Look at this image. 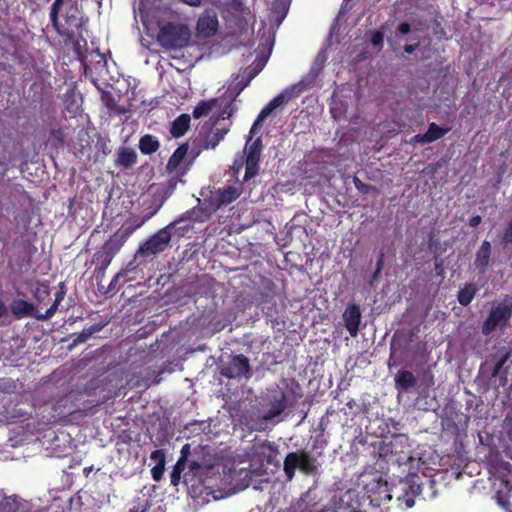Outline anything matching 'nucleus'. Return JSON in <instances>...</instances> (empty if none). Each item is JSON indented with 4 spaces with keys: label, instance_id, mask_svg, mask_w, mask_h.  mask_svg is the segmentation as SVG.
Listing matches in <instances>:
<instances>
[{
    "label": "nucleus",
    "instance_id": "f257e3e1",
    "mask_svg": "<svg viewBox=\"0 0 512 512\" xmlns=\"http://www.w3.org/2000/svg\"><path fill=\"white\" fill-rule=\"evenodd\" d=\"M191 220V212L186 211L177 219L169 223L167 226L161 228L156 233L151 235L145 242H143L138 250L137 254L142 256H151L162 253L169 246L172 235L176 230H181L182 232L179 235H183L185 231L188 229V225L180 226L182 222Z\"/></svg>",
    "mask_w": 512,
    "mask_h": 512
},
{
    "label": "nucleus",
    "instance_id": "f03ea898",
    "mask_svg": "<svg viewBox=\"0 0 512 512\" xmlns=\"http://www.w3.org/2000/svg\"><path fill=\"white\" fill-rule=\"evenodd\" d=\"M231 123H219V119L209 118L198 135L191 141L192 163L204 150L215 149L230 130Z\"/></svg>",
    "mask_w": 512,
    "mask_h": 512
},
{
    "label": "nucleus",
    "instance_id": "7ed1b4c3",
    "mask_svg": "<svg viewBox=\"0 0 512 512\" xmlns=\"http://www.w3.org/2000/svg\"><path fill=\"white\" fill-rule=\"evenodd\" d=\"M191 40V31L186 24L167 22L160 26L157 41L166 50H179L187 47Z\"/></svg>",
    "mask_w": 512,
    "mask_h": 512
},
{
    "label": "nucleus",
    "instance_id": "20e7f679",
    "mask_svg": "<svg viewBox=\"0 0 512 512\" xmlns=\"http://www.w3.org/2000/svg\"><path fill=\"white\" fill-rule=\"evenodd\" d=\"M512 317V295H505L503 300L493 305L481 326L485 336L492 334L497 328L505 329Z\"/></svg>",
    "mask_w": 512,
    "mask_h": 512
},
{
    "label": "nucleus",
    "instance_id": "39448f33",
    "mask_svg": "<svg viewBox=\"0 0 512 512\" xmlns=\"http://www.w3.org/2000/svg\"><path fill=\"white\" fill-rule=\"evenodd\" d=\"M123 246L124 243L113 234L93 254L92 263L96 266L94 275L97 282L103 281L107 268Z\"/></svg>",
    "mask_w": 512,
    "mask_h": 512
},
{
    "label": "nucleus",
    "instance_id": "423d86ee",
    "mask_svg": "<svg viewBox=\"0 0 512 512\" xmlns=\"http://www.w3.org/2000/svg\"><path fill=\"white\" fill-rule=\"evenodd\" d=\"M296 468L306 475H315L318 473L316 459L309 453L302 451L300 453L290 452L284 459V473L288 480L295 476Z\"/></svg>",
    "mask_w": 512,
    "mask_h": 512
},
{
    "label": "nucleus",
    "instance_id": "0eeeda50",
    "mask_svg": "<svg viewBox=\"0 0 512 512\" xmlns=\"http://www.w3.org/2000/svg\"><path fill=\"white\" fill-rule=\"evenodd\" d=\"M302 92V83L295 84L275 96L258 114L250 132L254 133L256 128L278 107L287 103L290 99L297 97Z\"/></svg>",
    "mask_w": 512,
    "mask_h": 512
},
{
    "label": "nucleus",
    "instance_id": "6e6552de",
    "mask_svg": "<svg viewBox=\"0 0 512 512\" xmlns=\"http://www.w3.org/2000/svg\"><path fill=\"white\" fill-rule=\"evenodd\" d=\"M243 192V184L236 182L217 189L210 197L209 202L214 209L225 207L237 200Z\"/></svg>",
    "mask_w": 512,
    "mask_h": 512
},
{
    "label": "nucleus",
    "instance_id": "1a4fd4ad",
    "mask_svg": "<svg viewBox=\"0 0 512 512\" xmlns=\"http://www.w3.org/2000/svg\"><path fill=\"white\" fill-rule=\"evenodd\" d=\"M221 375L228 379L250 378L252 370L249 359L243 354L232 356L228 364L221 369Z\"/></svg>",
    "mask_w": 512,
    "mask_h": 512
},
{
    "label": "nucleus",
    "instance_id": "9d476101",
    "mask_svg": "<svg viewBox=\"0 0 512 512\" xmlns=\"http://www.w3.org/2000/svg\"><path fill=\"white\" fill-rule=\"evenodd\" d=\"M367 498L373 507H380L392 499L391 490L387 481L372 480L366 485Z\"/></svg>",
    "mask_w": 512,
    "mask_h": 512
},
{
    "label": "nucleus",
    "instance_id": "9b49d317",
    "mask_svg": "<svg viewBox=\"0 0 512 512\" xmlns=\"http://www.w3.org/2000/svg\"><path fill=\"white\" fill-rule=\"evenodd\" d=\"M287 407L286 395L280 391L275 394L271 401V407L266 411L262 417L251 426L253 431H263L266 428V422L278 417L283 413Z\"/></svg>",
    "mask_w": 512,
    "mask_h": 512
},
{
    "label": "nucleus",
    "instance_id": "f8f14e48",
    "mask_svg": "<svg viewBox=\"0 0 512 512\" xmlns=\"http://www.w3.org/2000/svg\"><path fill=\"white\" fill-rule=\"evenodd\" d=\"M161 206L162 203H160L154 210L142 218H139L138 216L130 218L118 230L114 232V235L125 244L137 229H139L146 221L152 218L159 211Z\"/></svg>",
    "mask_w": 512,
    "mask_h": 512
},
{
    "label": "nucleus",
    "instance_id": "ddd939ff",
    "mask_svg": "<svg viewBox=\"0 0 512 512\" xmlns=\"http://www.w3.org/2000/svg\"><path fill=\"white\" fill-rule=\"evenodd\" d=\"M261 150L262 140L261 138H257L248 148L245 162L244 181H248L250 178L258 174Z\"/></svg>",
    "mask_w": 512,
    "mask_h": 512
},
{
    "label": "nucleus",
    "instance_id": "4468645a",
    "mask_svg": "<svg viewBox=\"0 0 512 512\" xmlns=\"http://www.w3.org/2000/svg\"><path fill=\"white\" fill-rule=\"evenodd\" d=\"M344 326L351 337H356L362 319L360 306L355 303L348 304L343 312Z\"/></svg>",
    "mask_w": 512,
    "mask_h": 512
},
{
    "label": "nucleus",
    "instance_id": "2eb2a0df",
    "mask_svg": "<svg viewBox=\"0 0 512 512\" xmlns=\"http://www.w3.org/2000/svg\"><path fill=\"white\" fill-rule=\"evenodd\" d=\"M449 130H450V128H443V127H440L435 122H431L428 126L427 131L423 134L419 133V134L414 135L411 138L410 143L411 144H421V145L430 144V143L444 137L449 132Z\"/></svg>",
    "mask_w": 512,
    "mask_h": 512
},
{
    "label": "nucleus",
    "instance_id": "dca6fc26",
    "mask_svg": "<svg viewBox=\"0 0 512 512\" xmlns=\"http://www.w3.org/2000/svg\"><path fill=\"white\" fill-rule=\"evenodd\" d=\"M219 26L218 17L214 12L202 14L197 21V31L203 37H212L217 33Z\"/></svg>",
    "mask_w": 512,
    "mask_h": 512
},
{
    "label": "nucleus",
    "instance_id": "f3484780",
    "mask_svg": "<svg viewBox=\"0 0 512 512\" xmlns=\"http://www.w3.org/2000/svg\"><path fill=\"white\" fill-rule=\"evenodd\" d=\"M137 160L138 155L133 148L121 146L116 152L114 164L118 168L129 169L137 163Z\"/></svg>",
    "mask_w": 512,
    "mask_h": 512
},
{
    "label": "nucleus",
    "instance_id": "a211bd4d",
    "mask_svg": "<svg viewBox=\"0 0 512 512\" xmlns=\"http://www.w3.org/2000/svg\"><path fill=\"white\" fill-rule=\"evenodd\" d=\"M67 133L63 127H54L50 130L44 144L50 152H58L66 143Z\"/></svg>",
    "mask_w": 512,
    "mask_h": 512
},
{
    "label": "nucleus",
    "instance_id": "6ab92c4d",
    "mask_svg": "<svg viewBox=\"0 0 512 512\" xmlns=\"http://www.w3.org/2000/svg\"><path fill=\"white\" fill-rule=\"evenodd\" d=\"M10 310L16 319H21L28 316L35 318V315H38L34 304L23 299L13 300L10 304Z\"/></svg>",
    "mask_w": 512,
    "mask_h": 512
},
{
    "label": "nucleus",
    "instance_id": "aec40b11",
    "mask_svg": "<svg viewBox=\"0 0 512 512\" xmlns=\"http://www.w3.org/2000/svg\"><path fill=\"white\" fill-rule=\"evenodd\" d=\"M190 149L191 144H189L188 142L183 143L178 148H176V150L173 152L166 165V169L169 173H172L178 169L186 155L188 153L190 154Z\"/></svg>",
    "mask_w": 512,
    "mask_h": 512
},
{
    "label": "nucleus",
    "instance_id": "412c9836",
    "mask_svg": "<svg viewBox=\"0 0 512 512\" xmlns=\"http://www.w3.org/2000/svg\"><path fill=\"white\" fill-rule=\"evenodd\" d=\"M151 460L155 461V466L151 469V475L154 481L159 482L163 478L166 464V455L164 450L157 449L150 455Z\"/></svg>",
    "mask_w": 512,
    "mask_h": 512
},
{
    "label": "nucleus",
    "instance_id": "4be33fe9",
    "mask_svg": "<svg viewBox=\"0 0 512 512\" xmlns=\"http://www.w3.org/2000/svg\"><path fill=\"white\" fill-rule=\"evenodd\" d=\"M491 256V244L487 240H484L476 252L475 266L481 272L485 273L487 266L489 265Z\"/></svg>",
    "mask_w": 512,
    "mask_h": 512
},
{
    "label": "nucleus",
    "instance_id": "5701e85b",
    "mask_svg": "<svg viewBox=\"0 0 512 512\" xmlns=\"http://www.w3.org/2000/svg\"><path fill=\"white\" fill-rule=\"evenodd\" d=\"M191 117L189 114L183 113L175 118L170 125V133L173 137H182L190 127Z\"/></svg>",
    "mask_w": 512,
    "mask_h": 512
},
{
    "label": "nucleus",
    "instance_id": "b1692460",
    "mask_svg": "<svg viewBox=\"0 0 512 512\" xmlns=\"http://www.w3.org/2000/svg\"><path fill=\"white\" fill-rule=\"evenodd\" d=\"M478 287L474 283H466L457 293V301L461 306H468L475 298Z\"/></svg>",
    "mask_w": 512,
    "mask_h": 512
},
{
    "label": "nucleus",
    "instance_id": "393cba45",
    "mask_svg": "<svg viewBox=\"0 0 512 512\" xmlns=\"http://www.w3.org/2000/svg\"><path fill=\"white\" fill-rule=\"evenodd\" d=\"M138 147L142 154L151 155L158 151L160 142L155 136L145 134L139 139Z\"/></svg>",
    "mask_w": 512,
    "mask_h": 512
},
{
    "label": "nucleus",
    "instance_id": "a878e982",
    "mask_svg": "<svg viewBox=\"0 0 512 512\" xmlns=\"http://www.w3.org/2000/svg\"><path fill=\"white\" fill-rule=\"evenodd\" d=\"M395 382L398 389L408 391L409 389L415 387L417 380L411 371L401 370L398 372Z\"/></svg>",
    "mask_w": 512,
    "mask_h": 512
},
{
    "label": "nucleus",
    "instance_id": "bb28decb",
    "mask_svg": "<svg viewBox=\"0 0 512 512\" xmlns=\"http://www.w3.org/2000/svg\"><path fill=\"white\" fill-rule=\"evenodd\" d=\"M106 323H96L87 328H84L80 333L76 334L73 339L72 346H77L81 343H85L88 339H90L95 333L100 332Z\"/></svg>",
    "mask_w": 512,
    "mask_h": 512
},
{
    "label": "nucleus",
    "instance_id": "cd10ccee",
    "mask_svg": "<svg viewBox=\"0 0 512 512\" xmlns=\"http://www.w3.org/2000/svg\"><path fill=\"white\" fill-rule=\"evenodd\" d=\"M21 502L17 496H7L0 500V512H18Z\"/></svg>",
    "mask_w": 512,
    "mask_h": 512
},
{
    "label": "nucleus",
    "instance_id": "c85d7f7f",
    "mask_svg": "<svg viewBox=\"0 0 512 512\" xmlns=\"http://www.w3.org/2000/svg\"><path fill=\"white\" fill-rule=\"evenodd\" d=\"M216 100H202L200 101L195 108L193 109L192 115L195 119H199L203 116H206L210 113L213 106L215 105Z\"/></svg>",
    "mask_w": 512,
    "mask_h": 512
},
{
    "label": "nucleus",
    "instance_id": "c756f323",
    "mask_svg": "<svg viewBox=\"0 0 512 512\" xmlns=\"http://www.w3.org/2000/svg\"><path fill=\"white\" fill-rule=\"evenodd\" d=\"M257 76L256 72H246L244 71V76L240 81L236 82L232 88V92L234 93L235 98L250 84V82Z\"/></svg>",
    "mask_w": 512,
    "mask_h": 512
},
{
    "label": "nucleus",
    "instance_id": "7c9ffc66",
    "mask_svg": "<svg viewBox=\"0 0 512 512\" xmlns=\"http://www.w3.org/2000/svg\"><path fill=\"white\" fill-rule=\"evenodd\" d=\"M33 296L38 303L44 302L50 296V287L48 283H38L33 291Z\"/></svg>",
    "mask_w": 512,
    "mask_h": 512
},
{
    "label": "nucleus",
    "instance_id": "2f4dec72",
    "mask_svg": "<svg viewBox=\"0 0 512 512\" xmlns=\"http://www.w3.org/2000/svg\"><path fill=\"white\" fill-rule=\"evenodd\" d=\"M290 1L291 0H275L273 3L274 11L280 16V22L287 16Z\"/></svg>",
    "mask_w": 512,
    "mask_h": 512
},
{
    "label": "nucleus",
    "instance_id": "473e14b6",
    "mask_svg": "<svg viewBox=\"0 0 512 512\" xmlns=\"http://www.w3.org/2000/svg\"><path fill=\"white\" fill-rule=\"evenodd\" d=\"M58 15L59 14H55V13H50L49 14V18H50V23L52 25V27L55 29V31L61 35V36H65L67 37L68 39H72L74 37V33L71 32V31H68V30H62L60 28V24H59V20H58Z\"/></svg>",
    "mask_w": 512,
    "mask_h": 512
},
{
    "label": "nucleus",
    "instance_id": "72a5a7b5",
    "mask_svg": "<svg viewBox=\"0 0 512 512\" xmlns=\"http://www.w3.org/2000/svg\"><path fill=\"white\" fill-rule=\"evenodd\" d=\"M58 15L59 14H55V13H50L49 14V18H50V23L52 25V27L55 29V31L61 35V36H65L67 37L68 39H72L74 37V33L71 32V31H68V30H62L60 28V24H59V20H58Z\"/></svg>",
    "mask_w": 512,
    "mask_h": 512
},
{
    "label": "nucleus",
    "instance_id": "f704fd0d",
    "mask_svg": "<svg viewBox=\"0 0 512 512\" xmlns=\"http://www.w3.org/2000/svg\"><path fill=\"white\" fill-rule=\"evenodd\" d=\"M60 303V301L54 300L52 305L45 311V313H38V315H35V319H37L38 321L49 320L54 316V314L58 310Z\"/></svg>",
    "mask_w": 512,
    "mask_h": 512
},
{
    "label": "nucleus",
    "instance_id": "c9c22d12",
    "mask_svg": "<svg viewBox=\"0 0 512 512\" xmlns=\"http://www.w3.org/2000/svg\"><path fill=\"white\" fill-rule=\"evenodd\" d=\"M235 97L232 99V101H230L222 110L221 114L216 118V119H219V123H221V121H224L226 119H229L236 111V106L234 104V101H235Z\"/></svg>",
    "mask_w": 512,
    "mask_h": 512
},
{
    "label": "nucleus",
    "instance_id": "e433bc0d",
    "mask_svg": "<svg viewBox=\"0 0 512 512\" xmlns=\"http://www.w3.org/2000/svg\"><path fill=\"white\" fill-rule=\"evenodd\" d=\"M415 497L413 493L409 492V490H403V494L398 497V501L404 503L405 508H412L415 504Z\"/></svg>",
    "mask_w": 512,
    "mask_h": 512
},
{
    "label": "nucleus",
    "instance_id": "4c0bfd02",
    "mask_svg": "<svg viewBox=\"0 0 512 512\" xmlns=\"http://www.w3.org/2000/svg\"><path fill=\"white\" fill-rule=\"evenodd\" d=\"M353 183L355 188L362 194H368L369 192L376 190L374 186L364 183L357 176L353 178Z\"/></svg>",
    "mask_w": 512,
    "mask_h": 512
},
{
    "label": "nucleus",
    "instance_id": "58836bf2",
    "mask_svg": "<svg viewBox=\"0 0 512 512\" xmlns=\"http://www.w3.org/2000/svg\"><path fill=\"white\" fill-rule=\"evenodd\" d=\"M510 357H511V351L508 350L501 356V358L495 364L493 371H492V376L495 377L500 373L501 369L503 368V366L506 364V362L509 360Z\"/></svg>",
    "mask_w": 512,
    "mask_h": 512
},
{
    "label": "nucleus",
    "instance_id": "ea45409f",
    "mask_svg": "<svg viewBox=\"0 0 512 512\" xmlns=\"http://www.w3.org/2000/svg\"><path fill=\"white\" fill-rule=\"evenodd\" d=\"M181 473H182V468L179 467V464H176L174 466V469L171 472V476H170L172 485L176 486L179 484Z\"/></svg>",
    "mask_w": 512,
    "mask_h": 512
},
{
    "label": "nucleus",
    "instance_id": "a19ab883",
    "mask_svg": "<svg viewBox=\"0 0 512 512\" xmlns=\"http://www.w3.org/2000/svg\"><path fill=\"white\" fill-rule=\"evenodd\" d=\"M66 293H67V288H66L65 283L64 282H60L59 285H58V290L55 293L54 300L62 302L63 299L65 298Z\"/></svg>",
    "mask_w": 512,
    "mask_h": 512
},
{
    "label": "nucleus",
    "instance_id": "79ce46f5",
    "mask_svg": "<svg viewBox=\"0 0 512 512\" xmlns=\"http://www.w3.org/2000/svg\"><path fill=\"white\" fill-rule=\"evenodd\" d=\"M403 490H409V492L417 496L421 493L422 488L421 485L417 484L416 482L409 481L406 483V487Z\"/></svg>",
    "mask_w": 512,
    "mask_h": 512
},
{
    "label": "nucleus",
    "instance_id": "37998d69",
    "mask_svg": "<svg viewBox=\"0 0 512 512\" xmlns=\"http://www.w3.org/2000/svg\"><path fill=\"white\" fill-rule=\"evenodd\" d=\"M384 35L380 31L373 32L371 36V44L375 47L381 46L383 44Z\"/></svg>",
    "mask_w": 512,
    "mask_h": 512
},
{
    "label": "nucleus",
    "instance_id": "c03bdc74",
    "mask_svg": "<svg viewBox=\"0 0 512 512\" xmlns=\"http://www.w3.org/2000/svg\"><path fill=\"white\" fill-rule=\"evenodd\" d=\"M502 240L503 243L505 244H512V220L508 223V226L504 231Z\"/></svg>",
    "mask_w": 512,
    "mask_h": 512
},
{
    "label": "nucleus",
    "instance_id": "a18cd8bd",
    "mask_svg": "<svg viewBox=\"0 0 512 512\" xmlns=\"http://www.w3.org/2000/svg\"><path fill=\"white\" fill-rule=\"evenodd\" d=\"M184 174H185V171H182V172L178 175V177H172V178H170V179L168 180V183H167V185H168V190L173 191V190L176 188V186H177V183H178V182H183V181H182V179H181L180 177H181V176H183Z\"/></svg>",
    "mask_w": 512,
    "mask_h": 512
},
{
    "label": "nucleus",
    "instance_id": "49530a36",
    "mask_svg": "<svg viewBox=\"0 0 512 512\" xmlns=\"http://www.w3.org/2000/svg\"><path fill=\"white\" fill-rule=\"evenodd\" d=\"M397 30L400 34H408L411 31V26L407 22H402L398 25Z\"/></svg>",
    "mask_w": 512,
    "mask_h": 512
},
{
    "label": "nucleus",
    "instance_id": "de8ad7c7",
    "mask_svg": "<svg viewBox=\"0 0 512 512\" xmlns=\"http://www.w3.org/2000/svg\"><path fill=\"white\" fill-rule=\"evenodd\" d=\"M64 0H55L51 6L50 13L59 14V11L63 5Z\"/></svg>",
    "mask_w": 512,
    "mask_h": 512
},
{
    "label": "nucleus",
    "instance_id": "09e8293b",
    "mask_svg": "<svg viewBox=\"0 0 512 512\" xmlns=\"http://www.w3.org/2000/svg\"><path fill=\"white\" fill-rule=\"evenodd\" d=\"M419 45H420L419 42H417L415 44H406L404 46V52L407 54H412L418 49Z\"/></svg>",
    "mask_w": 512,
    "mask_h": 512
},
{
    "label": "nucleus",
    "instance_id": "8fccbe9b",
    "mask_svg": "<svg viewBox=\"0 0 512 512\" xmlns=\"http://www.w3.org/2000/svg\"><path fill=\"white\" fill-rule=\"evenodd\" d=\"M482 218L479 215H475L469 219V226L475 228L480 225Z\"/></svg>",
    "mask_w": 512,
    "mask_h": 512
},
{
    "label": "nucleus",
    "instance_id": "3c124183",
    "mask_svg": "<svg viewBox=\"0 0 512 512\" xmlns=\"http://www.w3.org/2000/svg\"><path fill=\"white\" fill-rule=\"evenodd\" d=\"M179 1L188 6H191V7H198L204 2V0H179Z\"/></svg>",
    "mask_w": 512,
    "mask_h": 512
},
{
    "label": "nucleus",
    "instance_id": "603ef678",
    "mask_svg": "<svg viewBox=\"0 0 512 512\" xmlns=\"http://www.w3.org/2000/svg\"><path fill=\"white\" fill-rule=\"evenodd\" d=\"M504 423L510 430H512V405L505 417Z\"/></svg>",
    "mask_w": 512,
    "mask_h": 512
},
{
    "label": "nucleus",
    "instance_id": "864d4df0",
    "mask_svg": "<svg viewBox=\"0 0 512 512\" xmlns=\"http://www.w3.org/2000/svg\"><path fill=\"white\" fill-rule=\"evenodd\" d=\"M121 274L120 273H117L113 278L112 280L110 281L109 283V290L112 291L115 289L118 281H119V278H120Z\"/></svg>",
    "mask_w": 512,
    "mask_h": 512
},
{
    "label": "nucleus",
    "instance_id": "5fc2aeb1",
    "mask_svg": "<svg viewBox=\"0 0 512 512\" xmlns=\"http://www.w3.org/2000/svg\"><path fill=\"white\" fill-rule=\"evenodd\" d=\"M383 266H384V254L381 253L380 256L378 257L377 263H376L377 272H381L383 269Z\"/></svg>",
    "mask_w": 512,
    "mask_h": 512
},
{
    "label": "nucleus",
    "instance_id": "6e6d98bb",
    "mask_svg": "<svg viewBox=\"0 0 512 512\" xmlns=\"http://www.w3.org/2000/svg\"><path fill=\"white\" fill-rule=\"evenodd\" d=\"M263 66L264 64H256L255 66H250L248 68L245 69L246 72H256L257 71V75L260 73V71L263 69Z\"/></svg>",
    "mask_w": 512,
    "mask_h": 512
},
{
    "label": "nucleus",
    "instance_id": "4d7b16f0",
    "mask_svg": "<svg viewBox=\"0 0 512 512\" xmlns=\"http://www.w3.org/2000/svg\"><path fill=\"white\" fill-rule=\"evenodd\" d=\"M8 310L4 302L0 300V318L7 314Z\"/></svg>",
    "mask_w": 512,
    "mask_h": 512
},
{
    "label": "nucleus",
    "instance_id": "13d9d810",
    "mask_svg": "<svg viewBox=\"0 0 512 512\" xmlns=\"http://www.w3.org/2000/svg\"><path fill=\"white\" fill-rule=\"evenodd\" d=\"M501 468L503 470L507 471L508 473H510L511 469H512V465L509 462H502L501 463Z\"/></svg>",
    "mask_w": 512,
    "mask_h": 512
},
{
    "label": "nucleus",
    "instance_id": "bf43d9fd",
    "mask_svg": "<svg viewBox=\"0 0 512 512\" xmlns=\"http://www.w3.org/2000/svg\"><path fill=\"white\" fill-rule=\"evenodd\" d=\"M379 274H380V272H377V269H376L372 275V281L376 280L378 278Z\"/></svg>",
    "mask_w": 512,
    "mask_h": 512
},
{
    "label": "nucleus",
    "instance_id": "052dcab7",
    "mask_svg": "<svg viewBox=\"0 0 512 512\" xmlns=\"http://www.w3.org/2000/svg\"><path fill=\"white\" fill-rule=\"evenodd\" d=\"M186 449H188V445H185V446L183 447V449H182V453H184V451H185Z\"/></svg>",
    "mask_w": 512,
    "mask_h": 512
}]
</instances>
